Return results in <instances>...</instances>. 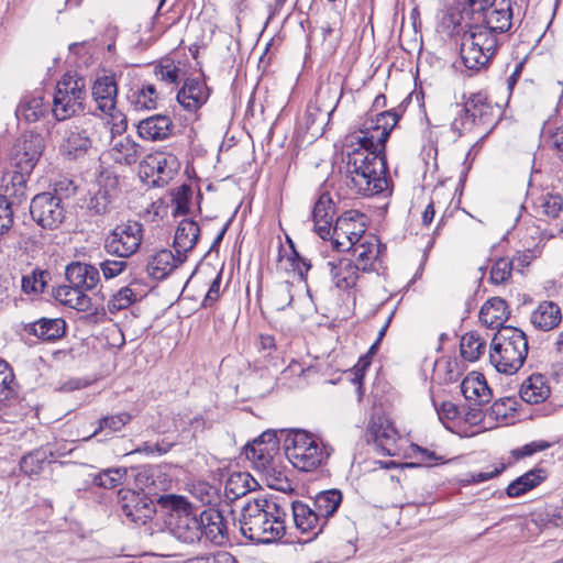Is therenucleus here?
Returning <instances> with one entry per match:
<instances>
[{
  "label": "nucleus",
  "mask_w": 563,
  "mask_h": 563,
  "mask_svg": "<svg viewBox=\"0 0 563 563\" xmlns=\"http://www.w3.org/2000/svg\"><path fill=\"white\" fill-rule=\"evenodd\" d=\"M514 0H457L446 19L462 32L460 55L464 66L478 71L497 53L500 37L512 26Z\"/></svg>",
  "instance_id": "f257e3e1"
},
{
  "label": "nucleus",
  "mask_w": 563,
  "mask_h": 563,
  "mask_svg": "<svg viewBox=\"0 0 563 563\" xmlns=\"http://www.w3.org/2000/svg\"><path fill=\"white\" fill-rule=\"evenodd\" d=\"M288 504L284 498H247L239 518L242 534L257 543L280 540L287 530Z\"/></svg>",
  "instance_id": "f03ea898"
},
{
  "label": "nucleus",
  "mask_w": 563,
  "mask_h": 563,
  "mask_svg": "<svg viewBox=\"0 0 563 563\" xmlns=\"http://www.w3.org/2000/svg\"><path fill=\"white\" fill-rule=\"evenodd\" d=\"M357 144L345 156V185L355 195H378L388 186L385 151L363 144L358 140Z\"/></svg>",
  "instance_id": "7ed1b4c3"
},
{
  "label": "nucleus",
  "mask_w": 563,
  "mask_h": 563,
  "mask_svg": "<svg viewBox=\"0 0 563 563\" xmlns=\"http://www.w3.org/2000/svg\"><path fill=\"white\" fill-rule=\"evenodd\" d=\"M456 112L451 122V130L457 136L467 133L487 136L497 124L500 111L497 104H493L485 93H472L463 106H455Z\"/></svg>",
  "instance_id": "20e7f679"
},
{
  "label": "nucleus",
  "mask_w": 563,
  "mask_h": 563,
  "mask_svg": "<svg viewBox=\"0 0 563 563\" xmlns=\"http://www.w3.org/2000/svg\"><path fill=\"white\" fill-rule=\"evenodd\" d=\"M528 350V340L522 330L501 327L492 339L489 361L499 373L512 375L522 367Z\"/></svg>",
  "instance_id": "39448f33"
},
{
  "label": "nucleus",
  "mask_w": 563,
  "mask_h": 563,
  "mask_svg": "<svg viewBox=\"0 0 563 563\" xmlns=\"http://www.w3.org/2000/svg\"><path fill=\"white\" fill-rule=\"evenodd\" d=\"M158 504L168 511V528L177 540L192 544L202 539L200 514L187 498L164 495L158 498Z\"/></svg>",
  "instance_id": "423d86ee"
},
{
  "label": "nucleus",
  "mask_w": 563,
  "mask_h": 563,
  "mask_svg": "<svg viewBox=\"0 0 563 563\" xmlns=\"http://www.w3.org/2000/svg\"><path fill=\"white\" fill-rule=\"evenodd\" d=\"M287 442L285 454L299 471H313L330 456L325 445L306 431H295L288 437Z\"/></svg>",
  "instance_id": "0eeeda50"
},
{
  "label": "nucleus",
  "mask_w": 563,
  "mask_h": 563,
  "mask_svg": "<svg viewBox=\"0 0 563 563\" xmlns=\"http://www.w3.org/2000/svg\"><path fill=\"white\" fill-rule=\"evenodd\" d=\"M342 96V86L334 82L321 86L316 93V100L307 106L303 118L306 130L312 134L322 133Z\"/></svg>",
  "instance_id": "6e6552de"
},
{
  "label": "nucleus",
  "mask_w": 563,
  "mask_h": 563,
  "mask_svg": "<svg viewBox=\"0 0 563 563\" xmlns=\"http://www.w3.org/2000/svg\"><path fill=\"white\" fill-rule=\"evenodd\" d=\"M96 109L109 117L111 134L121 135L126 130V117L117 109L118 85L112 75L98 77L91 88Z\"/></svg>",
  "instance_id": "1a4fd4ad"
},
{
  "label": "nucleus",
  "mask_w": 563,
  "mask_h": 563,
  "mask_svg": "<svg viewBox=\"0 0 563 563\" xmlns=\"http://www.w3.org/2000/svg\"><path fill=\"white\" fill-rule=\"evenodd\" d=\"M85 98L84 79L73 75H64L57 82L54 93L52 109L54 117L58 121H63L82 111Z\"/></svg>",
  "instance_id": "9d476101"
},
{
  "label": "nucleus",
  "mask_w": 563,
  "mask_h": 563,
  "mask_svg": "<svg viewBox=\"0 0 563 563\" xmlns=\"http://www.w3.org/2000/svg\"><path fill=\"white\" fill-rule=\"evenodd\" d=\"M144 227L139 221L129 220L117 224L106 236L104 251L118 258H130L141 247Z\"/></svg>",
  "instance_id": "9b49d317"
},
{
  "label": "nucleus",
  "mask_w": 563,
  "mask_h": 563,
  "mask_svg": "<svg viewBox=\"0 0 563 563\" xmlns=\"http://www.w3.org/2000/svg\"><path fill=\"white\" fill-rule=\"evenodd\" d=\"M180 163L176 155L163 151L147 154L140 164V176L153 186L167 185L178 173Z\"/></svg>",
  "instance_id": "f8f14e48"
},
{
  "label": "nucleus",
  "mask_w": 563,
  "mask_h": 563,
  "mask_svg": "<svg viewBox=\"0 0 563 563\" xmlns=\"http://www.w3.org/2000/svg\"><path fill=\"white\" fill-rule=\"evenodd\" d=\"M66 212L63 198L49 191L37 194L30 205L33 221L46 230L57 229L64 222Z\"/></svg>",
  "instance_id": "ddd939ff"
},
{
  "label": "nucleus",
  "mask_w": 563,
  "mask_h": 563,
  "mask_svg": "<svg viewBox=\"0 0 563 563\" xmlns=\"http://www.w3.org/2000/svg\"><path fill=\"white\" fill-rule=\"evenodd\" d=\"M118 504L124 519L135 525H145L156 511L153 500L146 494L130 488L119 490Z\"/></svg>",
  "instance_id": "4468645a"
},
{
  "label": "nucleus",
  "mask_w": 563,
  "mask_h": 563,
  "mask_svg": "<svg viewBox=\"0 0 563 563\" xmlns=\"http://www.w3.org/2000/svg\"><path fill=\"white\" fill-rule=\"evenodd\" d=\"M401 117V110H386L376 115L375 120L366 121L361 130V136L357 137L363 144L374 146V148L385 151V144L390 132L398 123Z\"/></svg>",
  "instance_id": "2eb2a0df"
},
{
  "label": "nucleus",
  "mask_w": 563,
  "mask_h": 563,
  "mask_svg": "<svg viewBox=\"0 0 563 563\" xmlns=\"http://www.w3.org/2000/svg\"><path fill=\"white\" fill-rule=\"evenodd\" d=\"M44 148V141L41 134L23 133L15 142L12 152V159L19 172L31 173L35 167Z\"/></svg>",
  "instance_id": "dca6fc26"
},
{
  "label": "nucleus",
  "mask_w": 563,
  "mask_h": 563,
  "mask_svg": "<svg viewBox=\"0 0 563 563\" xmlns=\"http://www.w3.org/2000/svg\"><path fill=\"white\" fill-rule=\"evenodd\" d=\"M367 442H373L384 455H395L398 432L388 418L372 416L366 429Z\"/></svg>",
  "instance_id": "f3484780"
},
{
  "label": "nucleus",
  "mask_w": 563,
  "mask_h": 563,
  "mask_svg": "<svg viewBox=\"0 0 563 563\" xmlns=\"http://www.w3.org/2000/svg\"><path fill=\"white\" fill-rule=\"evenodd\" d=\"M292 522L300 533L307 534L308 540L317 537L325 526L314 509L308 504L296 500L291 503Z\"/></svg>",
  "instance_id": "a211bd4d"
},
{
  "label": "nucleus",
  "mask_w": 563,
  "mask_h": 563,
  "mask_svg": "<svg viewBox=\"0 0 563 563\" xmlns=\"http://www.w3.org/2000/svg\"><path fill=\"white\" fill-rule=\"evenodd\" d=\"M351 250L355 256V264L362 272H371L375 269V264L384 250L379 239L374 234H367L355 242Z\"/></svg>",
  "instance_id": "6ab92c4d"
},
{
  "label": "nucleus",
  "mask_w": 563,
  "mask_h": 563,
  "mask_svg": "<svg viewBox=\"0 0 563 563\" xmlns=\"http://www.w3.org/2000/svg\"><path fill=\"white\" fill-rule=\"evenodd\" d=\"M184 261V257L179 254L174 255L170 250L162 249L155 251L147 257L145 272L148 277L155 280H162Z\"/></svg>",
  "instance_id": "aec40b11"
},
{
  "label": "nucleus",
  "mask_w": 563,
  "mask_h": 563,
  "mask_svg": "<svg viewBox=\"0 0 563 563\" xmlns=\"http://www.w3.org/2000/svg\"><path fill=\"white\" fill-rule=\"evenodd\" d=\"M91 145L92 140L88 129L84 125H71L65 130L60 152L68 158L74 159L86 154Z\"/></svg>",
  "instance_id": "412c9836"
},
{
  "label": "nucleus",
  "mask_w": 563,
  "mask_h": 563,
  "mask_svg": "<svg viewBox=\"0 0 563 563\" xmlns=\"http://www.w3.org/2000/svg\"><path fill=\"white\" fill-rule=\"evenodd\" d=\"M176 98L184 110L195 113L207 102L209 92L207 86L199 79L187 78Z\"/></svg>",
  "instance_id": "4be33fe9"
},
{
  "label": "nucleus",
  "mask_w": 563,
  "mask_h": 563,
  "mask_svg": "<svg viewBox=\"0 0 563 563\" xmlns=\"http://www.w3.org/2000/svg\"><path fill=\"white\" fill-rule=\"evenodd\" d=\"M202 537L216 545L228 542V531L224 518L219 510L206 509L200 512Z\"/></svg>",
  "instance_id": "5701e85b"
},
{
  "label": "nucleus",
  "mask_w": 563,
  "mask_h": 563,
  "mask_svg": "<svg viewBox=\"0 0 563 563\" xmlns=\"http://www.w3.org/2000/svg\"><path fill=\"white\" fill-rule=\"evenodd\" d=\"M66 280L81 291L93 289L100 282L99 269L90 264L71 262L65 269Z\"/></svg>",
  "instance_id": "b1692460"
},
{
  "label": "nucleus",
  "mask_w": 563,
  "mask_h": 563,
  "mask_svg": "<svg viewBox=\"0 0 563 563\" xmlns=\"http://www.w3.org/2000/svg\"><path fill=\"white\" fill-rule=\"evenodd\" d=\"M334 217V202L328 192L319 196L312 210L314 230L323 240L329 238Z\"/></svg>",
  "instance_id": "393cba45"
},
{
  "label": "nucleus",
  "mask_w": 563,
  "mask_h": 563,
  "mask_svg": "<svg viewBox=\"0 0 563 563\" xmlns=\"http://www.w3.org/2000/svg\"><path fill=\"white\" fill-rule=\"evenodd\" d=\"M24 332L43 341H55L66 332V322L62 318H41L37 321L22 323Z\"/></svg>",
  "instance_id": "a878e982"
},
{
  "label": "nucleus",
  "mask_w": 563,
  "mask_h": 563,
  "mask_svg": "<svg viewBox=\"0 0 563 563\" xmlns=\"http://www.w3.org/2000/svg\"><path fill=\"white\" fill-rule=\"evenodd\" d=\"M461 391L466 400L474 402V406L488 404L492 399V390L479 373L466 376L461 383Z\"/></svg>",
  "instance_id": "bb28decb"
},
{
  "label": "nucleus",
  "mask_w": 563,
  "mask_h": 563,
  "mask_svg": "<svg viewBox=\"0 0 563 563\" xmlns=\"http://www.w3.org/2000/svg\"><path fill=\"white\" fill-rule=\"evenodd\" d=\"M173 122L169 117L156 114L143 119L137 125V133L144 140L158 141L167 139L172 133Z\"/></svg>",
  "instance_id": "cd10ccee"
},
{
  "label": "nucleus",
  "mask_w": 563,
  "mask_h": 563,
  "mask_svg": "<svg viewBox=\"0 0 563 563\" xmlns=\"http://www.w3.org/2000/svg\"><path fill=\"white\" fill-rule=\"evenodd\" d=\"M332 280L340 289H349L356 285L358 272L362 271L349 258H340L338 262H328Z\"/></svg>",
  "instance_id": "c85d7f7f"
},
{
  "label": "nucleus",
  "mask_w": 563,
  "mask_h": 563,
  "mask_svg": "<svg viewBox=\"0 0 563 563\" xmlns=\"http://www.w3.org/2000/svg\"><path fill=\"white\" fill-rule=\"evenodd\" d=\"M200 229L197 222L191 219H184L179 222L174 238V246L184 260L186 253L191 251L198 242Z\"/></svg>",
  "instance_id": "c756f323"
},
{
  "label": "nucleus",
  "mask_w": 563,
  "mask_h": 563,
  "mask_svg": "<svg viewBox=\"0 0 563 563\" xmlns=\"http://www.w3.org/2000/svg\"><path fill=\"white\" fill-rule=\"evenodd\" d=\"M48 109L49 103L45 102L42 96L27 95L20 100L15 109V115L20 121L33 123L43 118Z\"/></svg>",
  "instance_id": "7c9ffc66"
},
{
  "label": "nucleus",
  "mask_w": 563,
  "mask_h": 563,
  "mask_svg": "<svg viewBox=\"0 0 563 563\" xmlns=\"http://www.w3.org/2000/svg\"><path fill=\"white\" fill-rule=\"evenodd\" d=\"M508 317L507 302L499 297L487 300L479 311V320L490 329L498 330L504 327L503 323L507 321Z\"/></svg>",
  "instance_id": "2f4dec72"
},
{
  "label": "nucleus",
  "mask_w": 563,
  "mask_h": 563,
  "mask_svg": "<svg viewBox=\"0 0 563 563\" xmlns=\"http://www.w3.org/2000/svg\"><path fill=\"white\" fill-rule=\"evenodd\" d=\"M53 296L62 305L77 311H89L92 307L90 297L69 283L55 288Z\"/></svg>",
  "instance_id": "473e14b6"
},
{
  "label": "nucleus",
  "mask_w": 563,
  "mask_h": 563,
  "mask_svg": "<svg viewBox=\"0 0 563 563\" xmlns=\"http://www.w3.org/2000/svg\"><path fill=\"white\" fill-rule=\"evenodd\" d=\"M109 153L115 163L131 165L140 158L141 146L130 136L113 137Z\"/></svg>",
  "instance_id": "72a5a7b5"
},
{
  "label": "nucleus",
  "mask_w": 563,
  "mask_h": 563,
  "mask_svg": "<svg viewBox=\"0 0 563 563\" xmlns=\"http://www.w3.org/2000/svg\"><path fill=\"white\" fill-rule=\"evenodd\" d=\"M358 217L357 210H347L338 217L334 227L331 229V233L329 236L333 239V244L338 251H349L352 245L355 244L353 241L355 238V233L350 231L349 223L346 221H351V217Z\"/></svg>",
  "instance_id": "f704fd0d"
},
{
  "label": "nucleus",
  "mask_w": 563,
  "mask_h": 563,
  "mask_svg": "<svg viewBox=\"0 0 563 563\" xmlns=\"http://www.w3.org/2000/svg\"><path fill=\"white\" fill-rule=\"evenodd\" d=\"M158 92L153 84H143L132 88L128 102L134 111L153 110L157 106Z\"/></svg>",
  "instance_id": "c9c22d12"
},
{
  "label": "nucleus",
  "mask_w": 563,
  "mask_h": 563,
  "mask_svg": "<svg viewBox=\"0 0 563 563\" xmlns=\"http://www.w3.org/2000/svg\"><path fill=\"white\" fill-rule=\"evenodd\" d=\"M520 397L528 404H540L544 401L550 395V387L548 386L544 376L538 374L527 378L520 387Z\"/></svg>",
  "instance_id": "e433bc0d"
},
{
  "label": "nucleus",
  "mask_w": 563,
  "mask_h": 563,
  "mask_svg": "<svg viewBox=\"0 0 563 563\" xmlns=\"http://www.w3.org/2000/svg\"><path fill=\"white\" fill-rule=\"evenodd\" d=\"M562 316L558 305L552 301H543L531 316L532 324L543 331H549L559 325Z\"/></svg>",
  "instance_id": "4c0bfd02"
},
{
  "label": "nucleus",
  "mask_w": 563,
  "mask_h": 563,
  "mask_svg": "<svg viewBox=\"0 0 563 563\" xmlns=\"http://www.w3.org/2000/svg\"><path fill=\"white\" fill-rule=\"evenodd\" d=\"M548 474L543 468L531 470L511 482L506 493L509 497H519L540 485Z\"/></svg>",
  "instance_id": "58836bf2"
},
{
  "label": "nucleus",
  "mask_w": 563,
  "mask_h": 563,
  "mask_svg": "<svg viewBox=\"0 0 563 563\" xmlns=\"http://www.w3.org/2000/svg\"><path fill=\"white\" fill-rule=\"evenodd\" d=\"M342 501V494L338 489L319 493L313 500V509L324 525L334 515Z\"/></svg>",
  "instance_id": "ea45409f"
},
{
  "label": "nucleus",
  "mask_w": 563,
  "mask_h": 563,
  "mask_svg": "<svg viewBox=\"0 0 563 563\" xmlns=\"http://www.w3.org/2000/svg\"><path fill=\"white\" fill-rule=\"evenodd\" d=\"M247 460L266 476L276 477L277 474H280L279 446H276L275 442L271 443V450H266V453Z\"/></svg>",
  "instance_id": "a19ab883"
},
{
  "label": "nucleus",
  "mask_w": 563,
  "mask_h": 563,
  "mask_svg": "<svg viewBox=\"0 0 563 563\" xmlns=\"http://www.w3.org/2000/svg\"><path fill=\"white\" fill-rule=\"evenodd\" d=\"M53 452L48 448H40L25 454L20 462V468L26 476L38 475L46 463L51 462Z\"/></svg>",
  "instance_id": "79ce46f5"
},
{
  "label": "nucleus",
  "mask_w": 563,
  "mask_h": 563,
  "mask_svg": "<svg viewBox=\"0 0 563 563\" xmlns=\"http://www.w3.org/2000/svg\"><path fill=\"white\" fill-rule=\"evenodd\" d=\"M486 342L477 332H467L461 338L460 351L463 358L474 362L484 354Z\"/></svg>",
  "instance_id": "37998d69"
},
{
  "label": "nucleus",
  "mask_w": 563,
  "mask_h": 563,
  "mask_svg": "<svg viewBox=\"0 0 563 563\" xmlns=\"http://www.w3.org/2000/svg\"><path fill=\"white\" fill-rule=\"evenodd\" d=\"M49 279L51 273L48 271L34 268L30 274H25L22 276V291L27 295L42 294L44 292Z\"/></svg>",
  "instance_id": "c03bdc74"
},
{
  "label": "nucleus",
  "mask_w": 563,
  "mask_h": 563,
  "mask_svg": "<svg viewBox=\"0 0 563 563\" xmlns=\"http://www.w3.org/2000/svg\"><path fill=\"white\" fill-rule=\"evenodd\" d=\"M26 173L19 172L11 178V183L4 186V194L0 198H5L10 202V207L19 205L26 199Z\"/></svg>",
  "instance_id": "a18cd8bd"
},
{
  "label": "nucleus",
  "mask_w": 563,
  "mask_h": 563,
  "mask_svg": "<svg viewBox=\"0 0 563 563\" xmlns=\"http://www.w3.org/2000/svg\"><path fill=\"white\" fill-rule=\"evenodd\" d=\"M128 474L125 467H111L100 471L92 478L95 486L112 489L119 485H122Z\"/></svg>",
  "instance_id": "49530a36"
},
{
  "label": "nucleus",
  "mask_w": 563,
  "mask_h": 563,
  "mask_svg": "<svg viewBox=\"0 0 563 563\" xmlns=\"http://www.w3.org/2000/svg\"><path fill=\"white\" fill-rule=\"evenodd\" d=\"M250 482L256 484L247 473L232 474L225 484L227 496L234 499L245 496L252 489Z\"/></svg>",
  "instance_id": "de8ad7c7"
},
{
  "label": "nucleus",
  "mask_w": 563,
  "mask_h": 563,
  "mask_svg": "<svg viewBox=\"0 0 563 563\" xmlns=\"http://www.w3.org/2000/svg\"><path fill=\"white\" fill-rule=\"evenodd\" d=\"M536 208L541 213L555 218L563 207V198L558 194L547 192L536 200Z\"/></svg>",
  "instance_id": "09e8293b"
},
{
  "label": "nucleus",
  "mask_w": 563,
  "mask_h": 563,
  "mask_svg": "<svg viewBox=\"0 0 563 563\" xmlns=\"http://www.w3.org/2000/svg\"><path fill=\"white\" fill-rule=\"evenodd\" d=\"M283 252H284V250L280 246L279 254H278L279 261H282L284 257H286L287 261L290 263L292 271L297 272L300 280L306 282L307 274L312 267L310 260L302 256L297 250H294L286 255H284Z\"/></svg>",
  "instance_id": "8fccbe9b"
},
{
  "label": "nucleus",
  "mask_w": 563,
  "mask_h": 563,
  "mask_svg": "<svg viewBox=\"0 0 563 563\" xmlns=\"http://www.w3.org/2000/svg\"><path fill=\"white\" fill-rule=\"evenodd\" d=\"M131 420L132 416L129 412H120L112 416H104L99 419L98 428L95 430L93 435H97L99 432L103 430L118 432Z\"/></svg>",
  "instance_id": "3c124183"
},
{
  "label": "nucleus",
  "mask_w": 563,
  "mask_h": 563,
  "mask_svg": "<svg viewBox=\"0 0 563 563\" xmlns=\"http://www.w3.org/2000/svg\"><path fill=\"white\" fill-rule=\"evenodd\" d=\"M191 196L192 190L189 185L184 184L174 189L172 199L174 205V216L188 213Z\"/></svg>",
  "instance_id": "603ef678"
},
{
  "label": "nucleus",
  "mask_w": 563,
  "mask_h": 563,
  "mask_svg": "<svg viewBox=\"0 0 563 563\" xmlns=\"http://www.w3.org/2000/svg\"><path fill=\"white\" fill-rule=\"evenodd\" d=\"M512 404L510 399L496 400L484 413V419L506 423L514 410Z\"/></svg>",
  "instance_id": "864d4df0"
},
{
  "label": "nucleus",
  "mask_w": 563,
  "mask_h": 563,
  "mask_svg": "<svg viewBox=\"0 0 563 563\" xmlns=\"http://www.w3.org/2000/svg\"><path fill=\"white\" fill-rule=\"evenodd\" d=\"M291 287L292 285L289 282L280 283L275 287L271 301L276 310H283L290 306L292 301Z\"/></svg>",
  "instance_id": "5fc2aeb1"
},
{
  "label": "nucleus",
  "mask_w": 563,
  "mask_h": 563,
  "mask_svg": "<svg viewBox=\"0 0 563 563\" xmlns=\"http://www.w3.org/2000/svg\"><path fill=\"white\" fill-rule=\"evenodd\" d=\"M126 260L128 258L104 260L99 264V273L101 272L107 280L118 277L131 266V263Z\"/></svg>",
  "instance_id": "6e6d98bb"
},
{
  "label": "nucleus",
  "mask_w": 563,
  "mask_h": 563,
  "mask_svg": "<svg viewBox=\"0 0 563 563\" xmlns=\"http://www.w3.org/2000/svg\"><path fill=\"white\" fill-rule=\"evenodd\" d=\"M155 76L166 84H178L180 78V68L173 60H165L155 67Z\"/></svg>",
  "instance_id": "4d7b16f0"
},
{
  "label": "nucleus",
  "mask_w": 563,
  "mask_h": 563,
  "mask_svg": "<svg viewBox=\"0 0 563 563\" xmlns=\"http://www.w3.org/2000/svg\"><path fill=\"white\" fill-rule=\"evenodd\" d=\"M136 301V294L131 289L130 286L122 287L119 289L109 301V310H122L131 306Z\"/></svg>",
  "instance_id": "13d9d810"
},
{
  "label": "nucleus",
  "mask_w": 563,
  "mask_h": 563,
  "mask_svg": "<svg viewBox=\"0 0 563 563\" xmlns=\"http://www.w3.org/2000/svg\"><path fill=\"white\" fill-rule=\"evenodd\" d=\"M512 272V261L506 257L498 258L490 269L492 283L499 285L505 283Z\"/></svg>",
  "instance_id": "bf43d9fd"
},
{
  "label": "nucleus",
  "mask_w": 563,
  "mask_h": 563,
  "mask_svg": "<svg viewBox=\"0 0 563 563\" xmlns=\"http://www.w3.org/2000/svg\"><path fill=\"white\" fill-rule=\"evenodd\" d=\"M112 199L108 190L99 189L91 198L89 202V209L96 214H104L110 211Z\"/></svg>",
  "instance_id": "052dcab7"
},
{
  "label": "nucleus",
  "mask_w": 563,
  "mask_h": 563,
  "mask_svg": "<svg viewBox=\"0 0 563 563\" xmlns=\"http://www.w3.org/2000/svg\"><path fill=\"white\" fill-rule=\"evenodd\" d=\"M156 468L153 466H142L137 470L134 475L136 486L141 489L152 490V487L155 486V476Z\"/></svg>",
  "instance_id": "680f3d73"
},
{
  "label": "nucleus",
  "mask_w": 563,
  "mask_h": 563,
  "mask_svg": "<svg viewBox=\"0 0 563 563\" xmlns=\"http://www.w3.org/2000/svg\"><path fill=\"white\" fill-rule=\"evenodd\" d=\"M13 383V373L5 361L0 360V401L9 397L11 384Z\"/></svg>",
  "instance_id": "e2e57ef3"
},
{
  "label": "nucleus",
  "mask_w": 563,
  "mask_h": 563,
  "mask_svg": "<svg viewBox=\"0 0 563 563\" xmlns=\"http://www.w3.org/2000/svg\"><path fill=\"white\" fill-rule=\"evenodd\" d=\"M13 225V210L5 198H0V236L8 233Z\"/></svg>",
  "instance_id": "0e129e2a"
},
{
  "label": "nucleus",
  "mask_w": 563,
  "mask_h": 563,
  "mask_svg": "<svg viewBox=\"0 0 563 563\" xmlns=\"http://www.w3.org/2000/svg\"><path fill=\"white\" fill-rule=\"evenodd\" d=\"M550 443L543 440L530 442L522 448L514 451V455L517 459L530 456L537 452L544 451L550 448Z\"/></svg>",
  "instance_id": "69168bd1"
},
{
  "label": "nucleus",
  "mask_w": 563,
  "mask_h": 563,
  "mask_svg": "<svg viewBox=\"0 0 563 563\" xmlns=\"http://www.w3.org/2000/svg\"><path fill=\"white\" fill-rule=\"evenodd\" d=\"M358 217H352L351 221H346L349 223L350 231L355 233V238L353 241L357 242L366 234V216L360 211H357Z\"/></svg>",
  "instance_id": "338daca9"
},
{
  "label": "nucleus",
  "mask_w": 563,
  "mask_h": 563,
  "mask_svg": "<svg viewBox=\"0 0 563 563\" xmlns=\"http://www.w3.org/2000/svg\"><path fill=\"white\" fill-rule=\"evenodd\" d=\"M548 143L556 151L559 158L563 162V126L558 128L549 136Z\"/></svg>",
  "instance_id": "774afa93"
}]
</instances>
